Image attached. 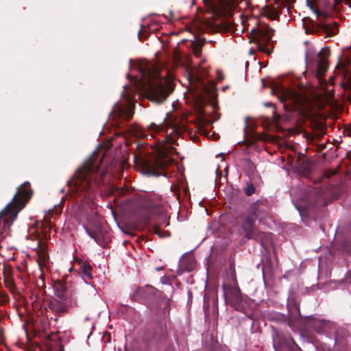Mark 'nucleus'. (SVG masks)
Listing matches in <instances>:
<instances>
[{
  "instance_id": "1",
  "label": "nucleus",
  "mask_w": 351,
  "mask_h": 351,
  "mask_svg": "<svg viewBox=\"0 0 351 351\" xmlns=\"http://www.w3.org/2000/svg\"><path fill=\"white\" fill-rule=\"evenodd\" d=\"M138 71L141 78L136 80V89L145 90L152 101H164L172 90L166 80L159 77L158 68L148 61H141Z\"/></svg>"
},
{
  "instance_id": "2",
  "label": "nucleus",
  "mask_w": 351,
  "mask_h": 351,
  "mask_svg": "<svg viewBox=\"0 0 351 351\" xmlns=\"http://www.w3.org/2000/svg\"><path fill=\"white\" fill-rule=\"evenodd\" d=\"M104 174V171L99 169L95 156H91L77 170L75 177L69 182V187L71 190L73 188L77 193H84V197L92 201L90 193L100 183Z\"/></svg>"
},
{
  "instance_id": "3",
  "label": "nucleus",
  "mask_w": 351,
  "mask_h": 351,
  "mask_svg": "<svg viewBox=\"0 0 351 351\" xmlns=\"http://www.w3.org/2000/svg\"><path fill=\"white\" fill-rule=\"evenodd\" d=\"M174 138L170 134L167 136L162 141V143L158 149V156L154 161H151L147 164V166L154 169H162L165 167L169 162V159L167 158V155L173 149Z\"/></svg>"
},
{
  "instance_id": "4",
  "label": "nucleus",
  "mask_w": 351,
  "mask_h": 351,
  "mask_svg": "<svg viewBox=\"0 0 351 351\" xmlns=\"http://www.w3.org/2000/svg\"><path fill=\"white\" fill-rule=\"evenodd\" d=\"M274 32V30L267 25H261L251 30L249 41L256 43L260 51L269 53L271 51L265 46V44L271 40Z\"/></svg>"
},
{
  "instance_id": "5",
  "label": "nucleus",
  "mask_w": 351,
  "mask_h": 351,
  "mask_svg": "<svg viewBox=\"0 0 351 351\" xmlns=\"http://www.w3.org/2000/svg\"><path fill=\"white\" fill-rule=\"evenodd\" d=\"M271 94L276 95L279 100L284 104V106L289 105L300 106L305 101V98L291 90H288L281 86L273 87Z\"/></svg>"
},
{
  "instance_id": "6",
  "label": "nucleus",
  "mask_w": 351,
  "mask_h": 351,
  "mask_svg": "<svg viewBox=\"0 0 351 351\" xmlns=\"http://www.w3.org/2000/svg\"><path fill=\"white\" fill-rule=\"evenodd\" d=\"M133 115V109L132 101L128 100L125 104H116L110 114V119L117 120L119 118L123 119H129Z\"/></svg>"
},
{
  "instance_id": "7",
  "label": "nucleus",
  "mask_w": 351,
  "mask_h": 351,
  "mask_svg": "<svg viewBox=\"0 0 351 351\" xmlns=\"http://www.w3.org/2000/svg\"><path fill=\"white\" fill-rule=\"evenodd\" d=\"M329 49H322L317 54V76L320 78L321 75L324 73L328 66V58L329 56Z\"/></svg>"
},
{
  "instance_id": "8",
  "label": "nucleus",
  "mask_w": 351,
  "mask_h": 351,
  "mask_svg": "<svg viewBox=\"0 0 351 351\" xmlns=\"http://www.w3.org/2000/svg\"><path fill=\"white\" fill-rule=\"evenodd\" d=\"M256 216L255 213H251L247 217H245L243 219V222L241 226L242 230L245 233V237L247 239L251 238L252 232L254 223L256 220Z\"/></svg>"
},
{
  "instance_id": "9",
  "label": "nucleus",
  "mask_w": 351,
  "mask_h": 351,
  "mask_svg": "<svg viewBox=\"0 0 351 351\" xmlns=\"http://www.w3.org/2000/svg\"><path fill=\"white\" fill-rule=\"evenodd\" d=\"M166 127L164 124H156L155 123H152L149 126H147V130L145 132L147 134H144V136L146 137L148 136L154 137L156 134L164 133Z\"/></svg>"
},
{
  "instance_id": "10",
  "label": "nucleus",
  "mask_w": 351,
  "mask_h": 351,
  "mask_svg": "<svg viewBox=\"0 0 351 351\" xmlns=\"http://www.w3.org/2000/svg\"><path fill=\"white\" fill-rule=\"evenodd\" d=\"M33 250H36L38 256V261H45L47 256V249L45 245L41 244L40 241L38 239L35 241V244L29 246Z\"/></svg>"
},
{
  "instance_id": "11",
  "label": "nucleus",
  "mask_w": 351,
  "mask_h": 351,
  "mask_svg": "<svg viewBox=\"0 0 351 351\" xmlns=\"http://www.w3.org/2000/svg\"><path fill=\"white\" fill-rule=\"evenodd\" d=\"M319 29L320 32H323L326 34V37L332 36L336 34L337 32V27L335 24H328L326 23H321L319 25Z\"/></svg>"
},
{
  "instance_id": "12",
  "label": "nucleus",
  "mask_w": 351,
  "mask_h": 351,
  "mask_svg": "<svg viewBox=\"0 0 351 351\" xmlns=\"http://www.w3.org/2000/svg\"><path fill=\"white\" fill-rule=\"evenodd\" d=\"M48 307L50 310L57 313H62L66 311V306L56 300L49 301L48 303Z\"/></svg>"
},
{
  "instance_id": "13",
  "label": "nucleus",
  "mask_w": 351,
  "mask_h": 351,
  "mask_svg": "<svg viewBox=\"0 0 351 351\" xmlns=\"http://www.w3.org/2000/svg\"><path fill=\"white\" fill-rule=\"evenodd\" d=\"M262 14L271 19H276L278 16V12L275 8L266 5L263 9Z\"/></svg>"
},
{
  "instance_id": "14",
  "label": "nucleus",
  "mask_w": 351,
  "mask_h": 351,
  "mask_svg": "<svg viewBox=\"0 0 351 351\" xmlns=\"http://www.w3.org/2000/svg\"><path fill=\"white\" fill-rule=\"evenodd\" d=\"M91 270L92 269L89 264L83 263L81 266V271L83 276L87 277L89 279L92 278Z\"/></svg>"
},
{
  "instance_id": "15",
  "label": "nucleus",
  "mask_w": 351,
  "mask_h": 351,
  "mask_svg": "<svg viewBox=\"0 0 351 351\" xmlns=\"http://www.w3.org/2000/svg\"><path fill=\"white\" fill-rule=\"evenodd\" d=\"M193 53L196 56H199L201 53V45H195L193 48Z\"/></svg>"
},
{
  "instance_id": "16",
  "label": "nucleus",
  "mask_w": 351,
  "mask_h": 351,
  "mask_svg": "<svg viewBox=\"0 0 351 351\" xmlns=\"http://www.w3.org/2000/svg\"><path fill=\"white\" fill-rule=\"evenodd\" d=\"M84 228L86 230V232L90 236V237L97 241L96 234L95 233L90 232L86 226H84Z\"/></svg>"
},
{
  "instance_id": "17",
  "label": "nucleus",
  "mask_w": 351,
  "mask_h": 351,
  "mask_svg": "<svg viewBox=\"0 0 351 351\" xmlns=\"http://www.w3.org/2000/svg\"><path fill=\"white\" fill-rule=\"evenodd\" d=\"M254 191V189L252 186H248L246 189V193L250 195H252Z\"/></svg>"
},
{
  "instance_id": "18",
  "label": "nucleus",
  "mask_w": 351,
  "mask_h": 351,
  "mask_svg": "<svg viewBox=\"0 0 351 351\" xmlns=\"http://www.w3.org/2000/svg\"><path fill=\"white\" fill-rule=\"evenodd\" d=\"M234 291L235 292V294H236V295H238L239 294V293H240V290H239V289L238 287H235V288L234 289Z\"/></svg>"
},
{
  "instance_id": "19",
  "label": "nucleus",
  "mask_w": 351,
  "mask_h": 351,
  "mask_svg": "<svg viewBox=\"0 0 351 351\" xmlns=\"http://www.w3.org/2000/svg\"><path fill=\"white\" fill-rule=\"evenodd\" d=\"M309 58V54L308 52H306V60H307Z\"/></svg>"
},
{
  "instance_id": "20",
  "label": "nucleus",
  "mask_w": 351,
  "mask_h": 351,
  "mask_svg": "<svg viewBox=\"0 0 351 351\" xmlns=\"http://www.w3.org/2000/svg\"><path fill=\"white\" fill-rule=\"evenodd\" d=\"M249 53H250V54H253V53H254V50H253V49H250V51H249Z\"/></svg>"
},
{
  "instance_id": "21",
  "label": "nucleus",
  "mask_w": 351,
  "mask_h": 351,
  "mask_svg": "<svg viewBox=\"0 0 351 351\" xmlns=\"http://www.w3.org/2000/svg\"><path fill=\"white\" fill-rule=\"evenodd\" d=\"M156 232L157 233V234H158L160 237V234H159V232H158L157 230H156Z\"/></svg>"
}]
</instances>
